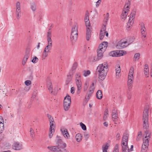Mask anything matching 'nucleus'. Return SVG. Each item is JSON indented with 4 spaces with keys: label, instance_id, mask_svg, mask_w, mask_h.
I'll return each mask as SVG.
<instances>
[{
    "label": "nucleus",
    "instance_id": "nucleus-1",
    "mask_svg": "<svg viewBox=\"0 0 152 152\" xmlns=\"http://www.w3.org/2000/svg\"><path fill=\"white\" fill-rule=\"evenodd\" d=\"M148 108L146 107H145L143 111L142 116L143 127L145 132V134H144V135H145V138H146L147 137H149L150 136L148 130H147L148 127Z\"/></svg>",
    "mask_w": 152,
    "mask_h": 152
},
{
    "label": "nucleus",
    "instance_id": "nucleus-2",
    "mask_svg": "<svg viewBox=\"0 0 152 152\" xmlns=\"http://www.w3.org/2000/svg\"><path fill=\"white\" fill-rule=\"evenodd\" d=\"M97 70L99 72V81L103 80L105 79L108 71L107 64L104 63L100 64L97 67Z\"/></svg>",
    "mask_w": 152,
    "mask_h": 152
},
{
    "label": "nucleus",
    "instance_id": "nucleus-3",
    "mask_svg": "<svg viewBox=\"0 0 152 152\" xmlns=\"http://www.w3.org/2000/svg\"><path fill=\"white\" fill-rule=\"evenodd\" d=\"M77 26L75 25L72 28L70 39L71 41H76L77 39L78 36V31Z\"/></svg>",
    "mask_w": 152,
    "mask_h": 152
},
{
    "label": "nucleus",
    "instance_id": "nucleus-4",
    "mask_svg": "<svg viewBox=\"0 0 152 152\" xmlns=\"http://www.w3.org/2000/svg\"><path fill=\"white\" fill-rule=\"evenodd\" d=\"M85 23L86 27V38L87 41H88L91 37V26L90 21H86Z\"/></svg>",
    "mask_w": 152,
    "mask_h": 152
},
{
    "label": "nucleus",
    "instance_id": "nucleus-5",
    "mask_svg": "<svg viewBox=\"0 0 152 152\" xmlns=\"http://www.w3.org/2000/svg\"><path fill=\"white\" fill-rule=\"evenodd\" d=\"M136 13L135 11L133 10L130 14L127 26V30H129L130 26L133 24Z\"/></svg>",
    "mask_w": 152,
    "mask_h": 152
},
{
    "label": "nucleus",
    "instance_id": "nucleus-6",
    "mask_svg": "<svg viewBox=\"0 0 152 152\" xmlns=\"http://www.w3.org/2000/svg\"><path fill=\"white\" fill-rule=\"evenodd\" d=\"M94 83H93L92 84V85L89 87V91L87 93V95L86 96V99H87V100H88L89 99L92 94L94 92Z\"/></svg>",
    "mask_w": 152,
    "mask_h": 152
},
{
    "label": "nucleus",
    "instance_id": "nucleus-7",
    "mask_svg": "<svg viewBox=\"0 0 152 152\" xmlns=\"http://www.w3.org/2000/svg\"><path fill=\"white\" fill-rule=\"evenodd\" d=\"M109 55L112 57H118L123 56L124 52L123 50H117L110 52Z\"/></svg>",
    "mask_w": 152,
    "mask_h": 152
},
{
    "label": "nucleus",
    "instance_id": "nucleus-8",
    "mask_svg": "<svg viewBox=\"0 0 152 152\" xmlns=\"http://www.w3.org/2000/svg\"><path fill=\"white\" fill-rule=\"evenodd\" d=\"M57 146L59 148H61L63 149L66 148V144L63 142L62 140L60 139V137L57 136Z\"/></svg>",
    "mask_w": 152,
    "mask_h": 152
},
{
    "label": "nucleus",
    "instance_id": "nucleus-9",
    "mask_svg": "<svg viewBox=\"0 0 152 152\" xmlns=\"http://www.w3.org/2000/svg\"><path fill=\"white\" fill-rule=\"evenodd\" d=\"M16 15L17 18L19 19L21 15L20 5V3L19 1H18L16 4Z\"/></svg>",
    "mask_w": 152,
    "mask_h": 152
},
{
    "label": "nucleus",
    "instance_id": "nucleus-10",
    "mask_svg": "<svg viewBox=\"0 0 152 152\" xmlns=\"http://www.w3.org/2000/svg\"><path fill=\"white\" fill-rule=\"evenodd\" d=\"M47 116L50 121V129H51V132L52 130H54L55 127V122L52 117L49 114H47Z\"/></svg>",
    "mask_w": 152,
    "mask_h": 152
},
{
    "label": "nucleus",
    "instance_id": "nucleus-11",
    "mask_svg": "<svg viewBox=\"0 0 152 152\" xmlns=\"http://www.w3.org/2000/svg\"><path fill=\"white\" fill-rule=\"evenodd\" d=\"M75 83L77 88L76 92L78 94L80 93L82 88V83L81 80H75Z\"/></svg>",
    "mask_w": 152,
    "mask_h": 152
},
{
    "label": "nucleus",
    "instance_id": "nucleus-12",
    "mask_svg": "<svg viewBox=\"0 0 152 152\" xmlns=\"http://www.w3.org/2000/svg\"><path fill=\"white\" fill-rule=\"evenodd\" d=\"M149 140L148 138H144L143 139V143L142 147V152H145L146 151L145 149L147 148L148 146Z\"/></svg>",
    "mask_w": 152,
    "mask_h": 152
},
{
    "label": "nucleus",
    "instance_id": "nucleus-13",
    "mask_svg": "<svg viewBox=\"0 0 152 152\" xmlns=\"http://www.w3.org/2000/svg\"><path fill=\"white\" fill-rule=\"evenodd\" d=\"M141 33L142 35V37H143V38L142 37V39L143 40H145V38L146 37V29L143 24L141 25Z\"/></svg>",
    "mask_w": 152,
    "mask_h": 152
},
{
    "label": "nucleus",
    "instance_id": "nucleus-14",
    "mask_svg": "<svg viewBox=\"0 0 152 152\" xmlns=\"http://www.w3.org/2000/svg\"><path fill=\"white\" fill-rule=\"evenodd\" d=\"M30 51L29 50H27L26 52L25 55L23 60L22 64L23 65H25L27 60L28 59L30 55Z\"/></svg>",
    "mask_w": 152,
    "mask_h": 152
},
{
    "label": "nucleus",
    "instance_id": "nucleus-15",
    "mask_svg": "<svg viewBox=\"0 0 152 152\" xmlns=\"http://www.w3.org/2000/svg\"><path fill=\"white\" fill-rule=\"evenodd\" d=\"M13 148L15 150H20L22 148V145L18 142H15L13 145Z\"/></svg>",
    "mask_w": 152,
    "mask_h": 152
},
{
    "label": "nucleus",
    "instance_id": "nucleus-16",
    "mask_svg": "<svg viewBox=\"0 0 152 152\" xmlns=\"http://www.w3.org/2000/svg\"><path fill=\"white\" fill-rule=\"evenodd\" d=\"M129 45L126 40L120 41L118 43V45L121 47V48H124L127 47Z\"/></svg>",
    "mask_w": 152,
    "mask_h": 152
},
{
    "label": "nucleus",
    "instance_id": "nucleus-17",
    "mask_svg": "<svg viewBox=\"0 0 152 152\" xmlns=\"http://www.w3.org/2000/svg\"><path fill=\"white\" fill-rule=\"evenodd\" d=\"M61 133L65 138H68L69 137V133L67 132V130L66 129H61Z\"/></svg>",
    "mask_w": 152,
    "mask_h": 152
},
{
    "label": "nucleus",
    "instance_id": "nucleus-18",
    "mask_svg": "<svg viewBox=\"0 0 152 152\" xmlns=\"http://www.w3.org/2000/svg\"><path fill=\"white\" fill-rule=\"evenodd\" d=\"M4 129V120L2 117L0 116V134L2 133Z\"/></svg>",
    "mask_w": 152,
    "mask_h": 152
},
{
    "label": "nucleus",
    "instance_id": "nucleus-19",
    "mask_svg": "<svg viewBox=\"0 0 152 152\" xmlns=\"http://www.w3.org/2000/svg\"><path fill=\"white\" fill-rule=\"evenodd\" d=\"M112 118L114 121L116 120L118 118V113L117 110L114 108L112 112Z\"/></svg>",
    "mask_w": 152,
    "mask_h": 152
},
{
    "label": "nucleus",
    "instance_id": "nucleus-20",
    "mask_svg": "<svg viewBox=\"0 0 152 152\" xmlns=\"http://www.w3.org/2000/svg\"><path fill=\"white\" fill-rule=\"evenodd\" d=\"M129 135L128 134L124 133L122 137V143L124 145L125 143H127Z\"/></svg>",
    "mask_w": 152,
    "mask_h": 152
},
{
    "label": "nucleus",
    "instance_id": "nucleus-21",
    "mask_svg": "<svg viewBox=\"0 0 152 152\" xmlns=\"http://www.w3.org/2000/svg\"><path fill=\"white\" fill-rule=\"evenodd\" d=\"M115 68L116 77V78H118L120 75V73L121 72L120 66L118 65H116Z\"/></svg>",
    "mask_w": 152,
    "mask_h": 152
},
{
    "label": "nucleus",
    "instance_id": "nucleus-22",
    "mask_svg": "<svg viewBox=\"0 0 152 152\" xmlns=\"http://www.w3.org/2000/svg\"><path fill=\"white\" fill-rule=\"evenodd\" d=\"M107 42H104L102 43L100 45L99 47V48L102 49V51H105L107 46Z\"/></svg>",
    "mask_w": 152,
    "mask_h": 152
},
{
    "label": "nucleus",
    "instance_id": "nucleus-23",
    "mask_svg": "<svg viewBox=\"0 0 152 152\" xmlns=\"http://www.w3.org/2000/svg\"><path fill=\"white\" fill-rule=\"evenodd\" d=\"M48 45L45 48L44 51L45 52H49V50L51 49L52 46V42H48Z\"/></svg>",
    "mask_w": 152,
    "mask_h": 152
},
{
    "label": "nucleus",
    "instance_id": "nucleus-24",
    "mask_svg": "<svg viewBox=\"0 0 152 152\" xmlns=\"http://www.w3.org/2000/svg\"><path fill=\"white\" fill-rule=\"evenodd\" d=\"M129 11V10L127 11V10L124 9V10L122 12L121 18L122 19H123L124 20L126 18V16L128 15V13L127 12Z\"/></svg>",
    "mask_w": 152,
    "mask_h": 152
},
{
    "label": "nucleus",
    "instance_id": "nucleus-25",
    "mask_svg": "<svg viewBox=\"0 0 152 152\" xmlns=\"http://www.w3.org/2000/svg\"><path fill=\"white\" fill-rule=\"evenodd\" d=\"M64 103L71 104V97L70 96L67 95L65 97Z\"/></svg>",
    "mask_w": 152,
    "mask_h": 152
},
{
    "label": "nucleus",
    "instance_id": "nucleus-26",
    "mask_svg": "<svg viewBox=\"0 0 152 152\" xmlns=\"http://www.w3.org/2000/svg\"><path fill=\"white\" fill-rule=\"evenodd\" d=\"M47 86L49 91L52 93L53 91L52 83L50 80L48 81L47 83Z\"/></svg>",
    "mask_w": 152,
    "mask_h": 152
},
{
    "label": "nucleus",
    "instance_id": "nucleus-27",
    "mask_svg": "<svg viewBox=\"0 0 152 152\" xmlns=\"http://www.w3.org/2000/svg\"><path fill=\"white\" fill-rule=\"evenodd\" d=\"M59 148L58 146H50L48 147V149L53 151H57Z\"/></svg>",
    "mask_w": 152,
    "mask_h": 152
},
{
    "label": "nucleus",
    "instance_id": "nucleus-28",
    "mask_svg": "<svg viewBox=\"0 0 152 152\" xmlns=\"http://www.w3.org/2000/svg\"><path fill=\"white\" fill-rule=\"evenodd\" d=\"M72 76L71 74H69L67 75L66 79V85H68L72 81Z\"/></svg>",
    "mask_w": 152,
    "mask_h": 152
},
{
    "label": "nucleus",
    "instance_id": "nucleus-29",
    "mask_svg": "<svg viewBox=\"0 0 152 152\" xmlns=\"http://www.w3.org/2000/svg\"><path fill=\"white\" fill-rule=\"evenodd\" d=\"M130 0H128L126 2L124 6V9L127 10V11L129 10V7L130 6Z\"/></svg>",
    "mask_w": 152,
    "mask_h": 152
},
{
    "label": "nucleus",
    "instance_id": "nucleus-30",
    "mask_svg": "<svg viewBox=\"0 0 152 152\" xmlns=\"http://www.w3.org/2000/svg\"><path fill=\"white\" fill-rule=\"evenodd\" d=\"M134 38L133 37H130L127 38L126 40L129 45L134 42Z\"/></svg>",
    "mask_w": 152,
    "mask_h": 152
},
{
    "label": "nucleus",
    "instance_id": "nucleus-31",
    "mask_svg": "<svg viewBox=\"0 0 152 152\" xmlns=\"http://www.w3.org/2000/svg\"><path fill=\"white\" fill-rule=\"evenodd\" d=\"M82 135L80 133L77 134L75 136L76 140L77 142H80L82 140Z\"/></svg>",
    "mask_w": 152,
    "mask_h": 152
},
{
    "label": "nucleus",
    "instance_id": "nucleus-32",
    "mask_svg": "<svg viewBox=\"0 0 152 152\" xmlns=\"http://www.w3.org/2000/svg\"><path fill=\"white\" fill-rule=\"evenodd\" d=\"M96 96L97 98L99 99H101L102 97V92L101 90H98L96 93Z\"/></svg>",
    "mask_w": 152,
    "mask_h": 152
},
{
    "label": "nucleus",
    "instance_id": "nucleus-33",
    "mask_svg": "<svg viewBox=\"0 0 152 152\" xmlns=\"http://www.w3.org/2000/svg\"><path fill=\"white\" fill-rule=\"evenodd\" d=\"M71 104L64 103V108L65 111H67L69 109Z\"/></svg>",
    "mask_w": 152,
    "mask_h": 152
},
{
    "label": "nucleus",
    "instance_id": "nucleus-34",
    "mask_svg": "<svg viewBox=\"0 0 152 152\" xmlns=\"http://www.w3.org/2000/svg\"><path fill=\"white\" fill-rule=\"evenodd\" d=\"M102 50L99 48L97 51V56L99 57H101L103 56V54L104 51H102Z\"/></svg>",
    "mask_w": 152,
    "mask_h": 152
},
{
    "label": "nucleus",
    "instance_id": "nucleus-35",
    "mask_svg": "<svg viewBox=\"0 0 152 152\" xmlns=\"http://www.w3.org/2000/svg\"><path fill=\"white\" fill-rule=\"evenodd\" d=\"M31 8L33 11H35L36 10V6L35 3L32 2L30 3Z\"/></svg>",
    "mask_w": 152,
    "mask_h": 152
},
{
    "label": "nucleus",
    "instance_id": "nucleus-36",
    "mask_svg": "<svg viewBox=\"0 0 152 152\" xmlns=\"http://www.w3.org/2000/svg\"><path fill=\"white\" fill-rule=\"evenodd\" d=\"M144 74L145 75L149 74V69L147 64H145L144 70Z\"/></svg>",
    "mask_w": 152,
    "mask_h": 152
},
{
    "label": "nucleus",
    "instance_id": "nucleus-37",
    "mask_svg": "<svg viewBox=\"0 0 152 152\" xmlns=\"http://www.w3.org/2000/svg\"><path fill=\"white\" fill-rule=\"evenodd\" d=\"M83 72V75L85 77H87L91 73V71L89 70H84Z\"/></svg>",
    "mask_w": 152,
    "mask_h": 152
},
{
    "label": "nucleus",
    "instance_id": "nucleus-38",
    "mask_svg": "<svg viewBox=\"0 0 152 152\" xmlns=\"http://www.w3.org/2000/svg\"><path fill=\"white\" fill-rule=\"evenodd\" d=\"M47 40L48 42H52V39H51V33L48 32L47 35Z\"/></svg>",
    "mask_w": 152,
    "mask_h": 152
},
{
    "label": "nucleus",
    "instance_id": "nucleus-39",
    "mask_svg": "<svg viewBox=\"0 0 152 152\" xmlns=\"http://www.w3.org/2000/svg\"><path fill=\"white\" fill-rule=\"evenodd\" d=\"M140 54L139 53H137L134 55V58L135 61H138L140 58Z\"/></svg>",
    "mask_w": 152,
    "mask_h": 152
},
{
    "label": "nucleus",
    "instance_id": "nucleus-40",
    "mask_svg": "<svg viewBox=\"0 0 152 152\" xmlns=\"http://www.w3.org/2000/svg\"><path fill=\"white\" fill-rule=\"evenodd\" d=\"M122 147L123 151L124 152L126 151V150L128 148L127 145V143H125V144L124 145L122 144Z\"/></svg>",
    "mask_w": 152,
    "mask_h": 152
},
{
    "label": "nucleus",
    "instance_id": "nucleus-41",
    "mask_svg": "<svg viewBox=\"0 0 152 152\" xmlns=\"http://www.w3.org/2000/svg\"><path fill=\"white\" fill-rule=\"evenodd\" d=\"M113 152H119V146L118 144L115 145Z\"/></svg>",
    "mask_w": 152,
    "mask_h": 152
},
{
    "label": "nucleus",
    "instance_id": "nucleus-42",
    "mask_svg": "<svg viewBox=\"0 0 152 152\" xmlns=\"http://www.w3.org/2000/svg\"><path fill=\"white\" fill-rule=\"evenodd\" d=\"M88 87V85L87 83H85L83 87V91L85 92L87 91Z\"/></svg>",
    "mask_w": 152,
    "mask_h": 152
},
{
    "label": "nucleus",
    "instance_id": "nucleus-43",
    "mask_svg": "<svg viewBox=\"0 0 152 152\" xmlns=\"http://www.w3.org/2000/svg\"><path fill=\"white\" fill-rule=\"evenodd\" d=\"M48 53V52H45L44 51L42 55V58L43 59H45L47 56Z\"/></svg>",
    "mask_w": 152,
    "mask_h": 152
},
{
    "label": "nucleus",
    "instance_id": "nucleus-44",
    "mask_svg": "<svg viewBox=\"0 0 152 152\" xmlns=\"http://www.w3.org/2000/svg\"><path fill=\"white\" fill-rule=\"evenodd\" d=\"M80 126L81 127V128L83 130H86V125L83 124L81 122L80 123Z\"/></svg>",
    "mask_w": 152,
    "mask_h": 152
},
{
    "label": "nucleus",
    "instance_id": "nucleus-45",
    "mask_svg": "<svg viewBox=\"0 0 152 152\" xmlns=\"http://www.w3.org/2000/svg\"><path fill=\"white\" fill-rule=\"evenodd\" d=\"M76 80H80V73H77L75 75Z\"/></svg>",
    "mask_w": 152,
    "mask_h": 152
},
{
    "label": "nucleus",
    "instance_id": "nucleus-46",
    "mask_svg": "<svg viewBox=\"0 0 152 152\" xmlns=\"http://www.w3.org/2000/svg\"><path fill=\"white\" fill-rule=\"evenodd\" d=\"M104 32H100L99 34V39L102 40L104 38Z\"/></svg>",
    "mask_w": 152,
    "mask_h": 152
},
{
    "label": "nucleus",
    "instance_id": "nucleus-47",
    "mask_svg": "<svg viewBox=\"0 0 152 152\" xmlns=\"http://www.w3.org/2000/svg\"><path fill=\"white\" fill-rule=\"evenodd\" d=\"M38 61V59L36 56H34L31 61L34 63H37Z\"/></svg>",
    "mask_w": 152,
    "mask_h": 152
},
{
    "label": "nucleus",
    "instance_id": "nucleus-48",
    "mask_svg": "<svg viewBox=\"0 0 152 152\" xmlns=\"http://www.w3.org/2000/svg\"><path fill=\"white\" fill-rule=\"evenodd\" d=\"M84 19H89V13L88 11L86 12Z\"/></svg>",
    "mask_w": 152,
    "mask_h": 152
},
{
    "label": "nucleus",
    "instance_id": "nucleus-49",
    "mask_svg": "<svg viewBox=\"0 0 152 152\" xmlns=\"http://www.w3.org/2000/svg\"><path fill=\"white\" fill-rule=\"evenodd\" d=\"M77 62H75L73 65L72 67V69L74 70H75L76 68H77Z\"/></svg>",
    "mask_w": 152,
    "mask_h": 152
},
{
    "label": "nucleus",
    "instance_id": "nucleus-50",
    "mask_svg": "<svg viewBox=\"0 0 152 152\" xmlns=\"http://www.w3.org/2000/svg\"><path fill=\"white\" fill-rule=\"evenodd\" d=\"M106 29V25H103L100 30V32H104Z\"/></svg>",
    "mask_w": 152,
    "mask_h": 152
},
{
    "label": "nucleus",
    "instance_id": "nucleus-51",
    "mask_svg": "<svg viewBox=\"0 0 152 152\" xmlns=\"http://www.w3.org/2000/svg\"><path fill=\"white\" fill-rule=\"evenodd\" d=\"M30 135L32 137H33V135L34 134V130L31 128L30 129Z\"/></svg>",
    "mask_w": 152,
    "mask_h": 152
},
{
    "label": "nucleus",
    "instance_id": "nucleus-52",
    "mask_svg": "<svg viewBox=\"0 0 152 152\" xmlns=\"http://www.w3.org/2000/svg\"><path fill=\"white\" fill-rule=\"evenodd\" d=\"M25 83L27 86H28L31 83V82L30 80H27L25 81Z\"/></svg>",
    "mask_w": 152,
    "mask_h": 152
},
{
    "label": "nucleus",
    "instance_id": "nucleus-53",
    "mask_svg": "<svg viewBox=\"0 0 152 152\" xmlns=\"http://www.w3.org/2000/svg\"><path fill=\"white\" fill-rule=\"evenodd\" d=\"M129 73L134 74V69L133 67H131L130 68Z\"/></svg>",
    "mask_w": 152,
    "mask_h": 152
},
{
    "label": "nucleus",
    "instance_id": "nucleus-54",
    "mask_svg": "<svg viewBox=\"0 0 152 152\" xmlns=\"http://www.w3.org/2000/svg\"><path fill=\"white\" fill-rule=\"evenodd\" d=\"M50 133L49 134V137L50 138H51L53 136V134H52V131H54V129L53 130H52V131L51 132V129H50Z\"/></svg>",
    "mask_w": 152,
    "mask_h": 152
},
{
    "label": "nucleus",
    "instance_id": "nucleus-55",
    "mask_svg": "<svg viewBox=\"0 0 152 152\" xmlns=\"http://www.w3.org/2000/svg\"><path fill=\"white\" fill-rule=\"evenodd\" d=\"M128 89L129 91H130L132 89V84H128Z\"/></svg>",
    "mask_w": 152,
    "mask_h": 152
},
{
    "label": "nucleus",
    "instance_id": "nucleus-56",
    "mask_svg": "<svg viewBox=\"0 0 152 152\" xmlns=\"http://www.w3.org/2000/svg\"><path fill=\"white\" fill-rule=\"evenodd\" d=\"M101 1V0H98V1L96 2V7H97L99 6Z\"/></svg>",
    "mask_w": 152,
    "mask_h": 152
},
{
    "label": "nucleus",
    "instance_id": "nucleus-57",
    "mask_svg": "<svg viewBox=\"0 0 152 152\" xmlns=\"http://www.w3.org/2000/svg\"><path fill=\"white\" fill-rule=\"evenodd\" d=\"M75 91V88L74 87H72L71 88V93L73 94L74 93Z\"/></svg>",
    "mask_w": 152,
    "mask_h": 152
},
{
    "label": "nucleus",
    "instance_id": "nucleus-58",
    "mask_svg": "<svg viewBox=\"0 0 152 152\" xmlns=\"http://www.w3.org/2000/svg\"><path fill=\"white\" fill-rule=\"evenodd\" d=\"M120 138V136L119 133H118L116 136V139L117 140H119Z\"/></svg>",
    "mask_w": 152,
    "mask_h": 152
},
{
    "label": "nucleus",
    "instance_id": "nucleus-59",
    "mask_svg": "<svg viewBox=\"0 0 152 152\" xmlns=\"http://www.w3.org/2000/svg\"><path fill=\"white\" fill-rule=\"evenodd\" d=\"M108 109H106L104 113V115H106L108 114Z\"/></svg>",
    "mask_w": 152,
    "mask_h": 152
},
{
    "label": "nucleus",
    "instance_id": "nucleus-60",
    "mask_svg": "<svg viewBox=\"0 0 152 152\" xmlns=\"http://www.w3.org/2000/svg\"><path fill=\"white\" fill-rule=\"evenodd\" d=\"M133 80L128 79V84H133Z\"/></svg>",
    "mask_w": 152,
    "mask_h": 152
},
{
    "label": "nucleus",
    "instance_id": "nucleus-61",
    "mask_svg": "<svg viewBox=\"0 0 152 152\" xmlns=\"http://www.w3.org/2000/svg\"><path fill=\"white\" fill-rule=\"evenodd\" d=\"M89 135L88 134L86 133L84 134V137L86 139H87L89 137Z\"/></svg>",
    "mask_w": 152,
    "mask_h": 152
},
{
    "label": "nucleus",
    "instance_id": "nucleus-62",
    "mask_svg": "<svg viewBox=\"0 0 152 152\" xmlns=\"http://www.w3.org/2000/svg\"><path fill=\"white\" fill-rule=\"evenodd\" d=\"M106 16H107V17L106 18H105V20L106 22H107L108 19V17H109V13H107Z\"/></svg>",
    "mask_w": 152,
    "mask_h": 152
},
{
    "label": "nucleus",
    "instance_id": "nucleus-63",
    "mask_svg": "<svg viewBox=\"0 0 152 152\" xmlns=\"http://www.w3.org/2000/svg\"><path fill=\"white\" fill-rule=\"evenodd\" d=\"M37 94V91L36 90L34 91L33 94H32V96L33 97L34 96H36Z\"/></svg>",
    "mask_w": 152,
    "mask_h": 152
},
{
    "label": "nucleus",
    "instance_id": "nucleus-64",
    "mask_svg": "<svg viewBox=\"0 0 152 152\" xmlns=\"http://www.w3.org/2000/svg\"><path fill=\"white\" fill-rule=\"evenodd\" d=\"M108 146L107 145H105L104 146V147L103 146L102 147L103 149H108Z\"/></svg>",
    "mask_w": 152,
    "mask_h": 152
}]
</instances>
